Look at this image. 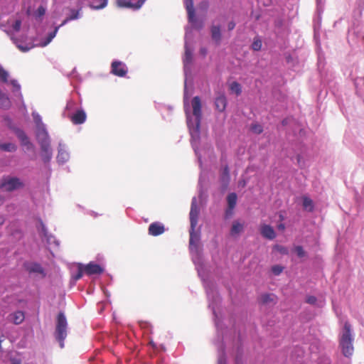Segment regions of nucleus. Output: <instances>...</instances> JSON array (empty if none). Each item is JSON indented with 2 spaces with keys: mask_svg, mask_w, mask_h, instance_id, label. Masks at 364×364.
Here are the masks:
<instances>
[{
  "mask_svg": "<svg viewBox=\"0 0 364 364\" xmlns=\"http://www.w3.org/2000/svg\"><path fill=\"white\" fill-rule=\"evenodd\" d=\"M353 337L351 333V326L348 321H346L340 338V346L343 354L346 357H349L353 353Z\"/></svg>",
  "mask_w": 364,
  "mask_h": 364,
  "instance_id": "nucleus-1",
  "label": "nucleus"
},
{
  "mask_svg": "<svg viewBox=\"0 0 364 364\" xmlns=\"http://www.w3.org/2000/svg\"><path fill=\"white\" fill-rule=\"evenodd\" d=\"M68 323L63 313L60 312L57 316V323L55 331L56 340L59 342L61 348L64 347V340L67 336Z\"/></svg>",
  "mask_w": 364,
  "mask_h": 364,
  "instance_id": "nucleus-2",
  "label": "nucleus"
},
{
  "mask_svg": "<svg viewBox=\"0 0 364 364\" xmlns=\"http://www.w3.org/2000/svg\"><path fill=\"white\" fill-rule=\"evenodd\" d=\"M38 141L41 146L42 159L44 163H48L52 158L50 138L49 136L41 138Z\"/></svg>",
  "mask_w": 364,
  "mask_h": 364,
  "instance_id": "nucleus-3",
  "label": "nucleus"
},
{
  "mask_svg": "<svg viewBox=\"0 0 364 364\" xmlns=\"http://www.w3.org/2000/svg\"><path fill=\"white\" fill-rule=\"evenodd\" d=\"M23 186V183L16 177L5 178L1 183L0 187L7 191H12Z\"/></svg>",
  "mask_w": 364,
  "mask_h": 364,
  "instance_id": "nucleus-4",
  "label": "nucleus"
},
{
  "mask_svg": "<svg viewBox=\"0 0 364 364\" xmlns=\"http://www.w3.org/2000/svg\"><path fill=\"white\" fill-rule=\"evenodd\" d=\"M126 65L121 61H113L111 64V73L118 77H124L127 73Z\"/></svg>",
  "mask_w": 364,
  "mask_h": 364,
  "instance_id": "nucleus-5",
  "label": "nucleus"
},
{
  "mask_svg": "<svg viewBox=\"0 0 364 364\" xmlns=\"http://www.w3.org/2000/svg\"><path fill=\"white\" fill-rule=\"evenodd\" d=\"M33 118L37 127L38 139L49 136L46 129V127L42 122L41 116L38 114L33 113Z\"/></svg>",
  "mask_w": 364,
  "mask_h": 364,
  "instance_id": "nucleus-6",
  "label": "nucleus"
},
{
  "mask_svg": "<svg viewBox=\"0 0 364 364\" xmlns=\"http://www.w3.org/2000/svg\"><path fill=\"white\" fill-rule=\"evenodd\" d=\"M198 215L199 208L197 205V200L196 198H193L191 202L190 210V223L192 229H196L198 224Z\"/></svg>",
  "mask_w": 364,
  "mask_h": 364,
  "instance_id": "nucleus-7",
  "label": "nucleus"
},
{
  "mask_svg": "<svg viewBox=\"0 0 364 364\" xmlns=\"http://www.w3.org/2000/svg\"><path fill=\"white\" fill-rule=\"evenodd\" d=\"M193 114L196 117V126L198 128L201 119V101L199 97L196 96L192 99Z\"/></svg>",
  "mask_w": 364,
  "mask_h": 364,
  "instance_id": "nucleus-8",
  "label": "nucleus"
},
{
  "mask_svg": "<svg viewBox=\"0 0 364 364\" xmlns=\"http://www.w3.org/2000/svg\"><path fill=\"white\" fill-rule=\"evenodd\" d=\"M165 232V227L160 222H154L149 226L148 232L151 236H159Z\"/></svg>",
  "mask_w": 364,
  "mask_h": 364,
  "instance_id": "nucleus-9",
  "label": "nucleus"
},
{
  "mask_svg": "<svg viewBox=\"0 0 364 364\" xmlns=\"http://www.w3.org/2000/svg\"><path fill=\"white\" fill-rule=\"evenodd\" d=\"M85 274L87 275L100 274L103 272L102 267L94 262H90L86 265H83Z\"/></svg>",
  "mask_w": 364,
  "mask_h": 364,
  "instance_id": "nucleus-10",
  "label": "nucleus"
},
{
  "mask_svg": "<svg viewBox=\"0 0 364 364\" xmlns=\"http://www.w3.org/2000/svg\"><path fill=\"white\" fill-rule=\"evenodd\" d=\"M146 0H139L136 4H132L129 1L127 0H117V4L121 8H131L134 10L140 9Z\"/></svg>",
  "mask_w": 364,
  "mask_h": 364,
  "instance_id": "nucleus-11",
  "label": "nucleus"
},
{
  "mask_svg": "<svg viewBox=\"0 0 364 364\" xmlns=\"http://www.w3.org/2000/svg\"><path fill=\"white\" fill-rule=\"evenodd\" d=\"M237 195L235 193H231L228 194L227 197L228 201V209L225 211L226 217H230L232 215V210L235 208L237 203Z\"/></svg>",
  "mask_w": 364,
  "mask_h": 364,
  "instance_id": "nucleus-12",
  "label": "nucleus"
},
{
  "mask_svg": "<svg viewBox=\"0 0 364 364\" xmlns=\"http://www.w3.org/2000/svg\"><path fill=\"white\" fill-rule=\"evenodd\" d=\"M261 235L268 240H273L276 237V233L273 228L269 225H262L260 227Z\"/></svg>",
  "mask_w": 364,
  "mask_h": 364,
  "instance_id": "nucleus-13",
  "label": "nucleus"
},
{
  "mask_svg": "<svg viewBox=\"0 0 364 364\" xmlns=\"http://www.w3.org/2000/svg\"><path fill=\"white\" fill-rule=\"evenodd\" d=\"M16 134L17 137L21 141V144L22 146H26L27 149H33V144L31 143L28 137L23 131L18 129L16 130Z\"/></svg>",
  "mask_w": 364,
  "mask_h": 364,
  "instance_id": "nucleus-14",
  "label": "nucleus"
},
{
  "mask_svg": "<svg viewBox=\"0 0 364 364\" xmlns=\"http://www.w3.org/2000/svg\"><path fill=\"white\" fill-rule=\"evenodd\" d=\"M86 117L85 112L80 109L70 117V120L74 124H81L85 122Z\"/></svg>",
  "mask_w": 364,
  "mask_h": 364,
  "instance_id": "nucleus-15",
  "label": "nucleus"
},
{
  "mask_svg": "<svg viewBox=\"0 0 364 364\" xmlns=\"http://www.w3.org/2000/svg\"><path fill=\"white\" fill-rule=\"evenodd\" d=\"M215 108L220 112H223L227 106V99L224 94H220L215 98Z\"/></svg>",
  "mask_w": 364,
  "mask_h": 364,
  "instance_id": "nucleus-16",
  "label": "nucleus"
},
{
  "mask_svg": "<svg viewBox=\"0 0 364 364\" xmlns=\"http://www.w3.org/2000/svg\"><path fill=\"white\" fill-rule=\"evenodd\" d=\"M211 38L217 45L221 41L222 36L220 26L213 25L210 28Z\"/></svg>",
  "mask_w": 364,
  "mask_h": 364,
  "instance_id": "nucleus-17",
  "label": "nucleus"
},
{
  "mask_svg": "<svg viewBox=\"0 0 364 364\" xmlns=\"http://www.w3.org/2000/svg\"><path fill=\"white\" fill-rule=\"evenodd\" d=\"M12 322L16 325L21 323L24 318V314L21 311H17L10 315Z\"/></svg>",
  "mask_w": 364,
  "mask_h": 364,
  "instance_id": "nucleus-18",
  "label": "nucleus"
},
{
  "mask_svg": "<svg viewBox=\"0 0 364 364\" xmlns=\"http://www.w3.org/2000/svg\"><path fill=\"white\" fill-rule=\"evenodd\" d=\"M27 270L30 273H38L45 276L44 270L41 264L38 263H33L27 267Z\"/></svg>",
  "mask_w": 364,
  "mask_h": 364,
  "instance_id": "nucleus-19",
  "label": "nucleus"
},
{
  "mask_svg": "<svg viewBox=\"0 0 364 364\" xmlns=\"http://www.w3.org/2000/svg\"><path fill=\"white\" fill-rule=\"evenodd\" d=\"M220 180L224 184L225 188H227L230 181V171L229 167L227 165L223 168V173L220 176Z\"/></svg>",
  "mask_w": 364,
  "mask_h": 364,
  "instance_id": "nucleus-20",
  "label": "nucleus"
},
{
  "mask_svg": "<svg viewBox=\"0 0 364 364\" xmlns=\"http://www.w3.org/2000/svg\"><path fill=\"white\" fill-rule=\"evenodd\" d=\"M302 200L304 209L309 212H312L314 210L313 200L307 196H303Z\"/></svg>",
  "mask_w": 364,
  "mask_h": 364,
  "instance_id": "nucleus-21",
  "label": "nucleus"
},
{
  "mask_svg": "<svg viewBox=\"0 0 364 364\" xmlns=\"http://www.w3.org/2000/svg\"><path fill=\"white\" fill-rule=\"evenodd\" d=\"M243 230V225L238 221H234L230 230V234L235 235L241 232Z\"/></svg>",
  "mask_w": 364,
  "mask_h": 364,
  "instance_id": "nucleus-22",
  "label": "nucleus"
},
{
  "mask_svg": "<svg viewBox=\"0 0 364 364\" xmlns=\"http://www.w3.org/2000/svg\"><path fill=\"white\" fill-rule=\"evenodd\" d=\"M199 242V235L198 233L195 232V229H192L191 227L190 230V246L195 245L196 246L198 242Z\"/></svg>",
  "mask_w": 364,
  "mask_h": 364,
  "instance_id": "nucleus-23",
  "label": "nucleus"
},
{
  "mask_svg": "<svg viewBox=\"0 0 364 364\" xmlns=\"http://www.w3.org/2000/svg\"><path fill=\"white\" fill-rule=\"evenodd\" d=\"M192 62V51L186 46L185 48V53L183 58V63L184 66H187L191 64Z\"/></svg>",
  "mask_w": 364,
  "mask_h": 364,
  "instance_id": "nucleus-24",
  "label": "nucleus"
},
{
  "mask_svg": "<svg viewBox=\"0 0 364 364\" xmlns=\"http://www.w3.org/2000/svg\"><path fill=\"white\" fill-rule=\"evenodd\" d=\"M189 18L194 14L193 1V0H183Z\"/></svg>",
  "mask_w": 364,
  "mask_h": 364,
  "instance_id": "nucleus-25",
  "label": "nucleus"
},
{
  "mask_svg": "<svg viewBox=\"0 0 364 364\" xmlns=\"http://www.w3.org/2000/svg\"><path fill=\"white\" fill-rule=\"evenodd\" d=\"M11 102L9 98L5 95L2 94L0 97V107L7 109L10 107Z\"/></svg>",
  "mask_w": 364,
  "mask_h": 364,
  "instance_id": "nucleus-26",
  "label": "nucleus"
},
{
  "mask_svg": "<svg viewBox=\"0 0 364 364\" xmlns=\"http://www.w3.org/2000/svg\"><path fill=\"white\" fill-rule=\"evenodd\" d=\"M275 297L276 296L273 294H264L261 296L260 300L262 304H268L274 302Z\"/></svg>",
  "mask_w": 364,
  "mask_h": 364,
  "instance_id": "nucleus-27",
  "label": "nucleus"
},
{
  "mask_svg": "<svg viewBox=\"0 0 364 364\" xmlns=\"http://www.w3.org/2000/svg\"><path fill=\"white\" fill-rule=\"evenodd\" d=\"M230 90L232 92L235 93L237 96L240 95L242 92V87H241L240 84L235 81L232 82L230 85Z\"/></svg>",
  "mask_w": 364,
  "mask_h": 364,
  "instance_id": "nucleus-28",
  "label": "nucleus"
},
{
  "mask_svg": "<svg viewBox=\"0 0 364 364\" xmlns=\"http://www.w3.org/2000/svg\"><path fill=\"white\" fill-rule=\"evenodd\" d=\"M0 149L5 151L13 152L16 150V146L13 143H5L0 145Z\"/></svg>",
  "mask_w": 364,
  "mask_h": 364,
  "instance_id": "nucleus-29",
  "label": "nucleus"
},
{
  "mask_svg": "<svg viewBox=\"0 0 364 364\" xmlns=\"http://www.w3.org/2000/svg\"><path fill=\"white\" fill-rule=\"evenodd\" d=\"M11 40L13 41L14 43L16 46V47L22 52H27L31 49V47L28 46H23L20 43L19 41L14 37H11Z\"/></svg>",
  "mask_w": 364,
  "mask_h": 364,
  "instance_id": "nucleus-30",
  "label": "nucleus"
},
{
  "mask_svg": "<svg viewBox=\"0 0 364 364\" xmlns=\"http://www.w3.org/2000/svg\"><path fill=\"white\" fill-rule=\"evenodd\" d=\"M262 41L258 38H255L254 41L252 42V44L251 46V48L253 50L259 51L262 48Z\"/></svg>",
  "mask_w": 364,
  "mask_h": 364,
  "instance_id": "nucleus-31",
  "label": "nucleus"
},
{
  "mask_svg": "<svg viewBox=\"0 0 364 364\" xmlns=\"http://www.w3.org/2000/svg\"><path fill=\"white\" fill-rule=\"evenodd\" d=\"M80 10H81V9H80L78 10L71 9L70 10L71 14L69 16H68V20L73 21V20L79 18Z\"/></svg>",
  "mask_w": 364,
  "mask_h": 364,
  "instance_id": "nucleus-32",
  "label": "nucleus"
},
{
  "mask_svg": "<svg viewBox=\"0 0 364 364\" xmlns=\"http://www.w3.org/2000/svg\"><path fill=\"white\" fill-rule=\"evenodd\" d=\"M8 77V73L3 68L0 67V80L4 82H6Z\"/></svg>",
  "mask_w": 364,
  "mask_h": 364,
  "instance_id": "nucleus-33",
  "label": "nucleus"
},
{
  "mask_svg": "<svg viewBox=\"0 0 364 364\" xmlns=\"http://www.w3.org/2000/svg\"><path fill=\"white\" fill-rule=\"evenodd\" d=\"M251 130L256 133V134H260L262 132L263 129L262 127L259 124H253L250 127Z\"/></svg>",
  "mask_w": 364,
  "mask_h": 364,
  "instance_id": "nucleus-34",
  "label": "nucleus"
},
{
  "mask_svg": "<svg viewBox=\"0 0 364 364\" xmlns=\"http://www.w3.org/2000/svg\"><path fill=\"white\" fill-rule=\"evenodd\" d=\"M294 251H295V252L296 253V255H298L299 257H303L306 255V252L304 250L303 247L301 246H299V245L296 246L294 247Z\"/></svg>",
  "mask_w": 364,
  "mask_h": 364,
  "instance_id": "nucleus-35",
  "label": "nucleus"
},
{
  "mask_svg": "<svg viewBox=\"0 0 364 364\" xmlns=\"http://www.w3.org/2000/svg\"><path fill=\"white\" fill-rule=\"evenodd\" d=\"M102 2L100 5H90V8H92V9H103L105 8L107 4V0H101Z\"/></svg>",
  "mask_w": 364,
  "mask_h": 364,
  "instance_id": "nucleus-36",
  "label": "nucleus"
},
{
  "mask_svg": "<svg viewBox=\"0 0 364 364\" xmlns=\"http://www.w3.org/2000/svg\"><path fill=\"white\" fill-rule=\"evenodd\" d=\"M58 28H59V27H56V28H55V30H54L53 32H51V33H50L48 34V36L47 41H46V42L44 43V45H45V46H46V45H47V44H48V43L52 41V39L55 36V35H56V33H57V32H58Z\"/></svg>",
  "mask_w": 364,
  "mask_h": 364,
  "instance_id": "nucleus-37",
  "label": "nucleus"
},
{
  "mask_svg": "<svg viewBox=\"0 0 364 364\" xmlns=\"http://www.w3.org/2000/svg\"><path fill=\"white\" fill-rule=\"evenodd\" d=\"M272 271L275 275H279L282 272L283 267L279 265H274L272 267Z\"/></svg>",
  "mask_w": 364,
  "mask_h": 364,
  "instance_id": "nucleus-38",
  "label": "nucleus"
},
{
  "mask_svg": "<svg viewBox=\"0 0 364 364\" xmlns=\"http://www.w3.org/2000/svg\"><path fill=\"white\" fill-rule=\"evenodd\" d=\"M84 273L85 272L83 269V265L82 264H80L78 265V272L75 276V279H80L82 277Z\"/></svg>",
  "mask_w": 364,
  "mask_h": 364,
  "instance_id": "nucleus-39",
  "label": "nucleus"
},
{
  "mask_svg": "<svg viewBox=\"0 0 364 364\" xmlns=\"http://www.w3.org/2000/svg\"><path fill=\"white\" fill-rule=\"evenodd\" d=\"M57 158H58V159L59 161H61V160H62L63 161H66V160L68 159V154H67V153H65V152H60V151H59V153H58V157H57Z\"/></svg>",
  "mask_w": 364,
  "mask_h": 364,
  "instance_id": "nucleus-40",
  "label": "nucleus"
},
{
  "mask_svg": "<svg viewBox=\"0 0 364 364\" xmlns=\"http://www.w3.org/2000/svg\"><path fill=\"white\" fill-rule=\"evenodd\" d=\"M21 26V21L20 20H16L13 24V28L16 31H19Z\"/></svg>",
  "mask_w": 364,
  "mask_h": 364,
  "instance_id": "nucleus-41",
  "label": "nucleus"
},
{
  "mask_svg": "<svg viewBox=\"0 0 364 364\" xmlns=\"http://www.w3.org/2000/svg\"><path fill=\"white\" fill-rule=\"evenodd\" d=\"M316 298L314 296H309L306 297V301L309 304H315L316 303Z\"/></svg>",
  "mask_w": 364,
  "mask_h": 364,
  "instance_id": "nucleus-42",
  "label": "nucleus"
},
{
  "mask_svg": "<svg viewBox=\"0 0 364 364\" xmlns=\"http://www.w3.org/2000/svg\"><path fill=\"white\" fill-rule=\"evenodd\" d=\"M46 14V9L43 6H40L37 9V14L38 16H42Z\"/></svg>",
  "mask_w": 364,
  "mask_h": 364,
  "instance_id": "nucleus-43",
  "label": "nucleus"
},
{
  "mask_svg": "<svg viewBox=\"0 0 364 364\" xmlns=\"http://www.w3.org/2000/svg\"><path fill=\"white\" fill-rule=\"evenodd\" d=\"M277 249L282 254H287L288 253L287 249L286 247H284L277 246Z\"/></svg>",
  "mask_w": 364,
  "mask_h": 364,
  "instance_id": "nucleus-44",
  "label": "nucleus"
},
{
  "mask_svg": "<svg viewBox=\"0 0 364 364\" xmlns=\"http://www.w3.org/2000/svg\"><path fill=\"white\" fill-rule=\"evenodd\" d=\"M217 364H226V359L225 356H221L218 360Z\"/></svg>",
  "mask_w": 364,
  "mask_h": 364,
  "instance_id": "nucleus-45",
  "label": "nucleus"
},
{
  "mask_svg": "<svg viewBox=\"0 0 364 364\" xmlns=\"http://www.w3.org/2000/svg\"><path fill=\"white\" fill-rule=\"evenodd\" d=\"M235 23L234 21L229 22V23L228 25V28L229 31L233 30L235 28Z\"/></svg>",
  "mask_w": 364,
  "mask_h": 364,
  "instance_id": "nucleus-46",
  "label": "nucleus"
},
{
  "mask_svg": "<svg viewBox=\"0 0 364 364\" xmlns=\"http://www.w3.org/2000/svg\"><path fill=\"white\" fill-rule=\"evenodd\" d=\"M10 362V364H21V360L17 358H11Z\"/></svg>",
  "mask_w": 364,
  "mask_h": 364,
  "instance_id": "nucleus-47",
  "label": "nucleus"
},
{
  "mask_svg": "<svg viewBox=\"0 0 364 364\" xmlns=\"http://www.w3.org/2000/svg\"><path fill=\"white\" fill-rule=\"evenodd\" d=\"M235 364H243V361L242 360V358L240 356H237L235 358Z\"/></svg>",
  "mask_w": 364,
  "mask_h": 364,
  "instance_id": "nucleus-48",
  "label": "nucleus"
},
{
  "mask_svg": "<svg viewBox=\"0 0 364 364\" xmlns=\"http://www.w3.org/2000/svg\"><path fill=\"white\" fill-rule=\"evenodd\" d=\"M200 53H201L203 55H204V56H205V55H206V53H207V50H206V48H200Z\"/></svg>",
  "mask_w": 364,
  "mask_h": 364,
  "instance_id": "nucleus-49",
  "label": "nucleus"
},
{
  "mask_svg": "<svg viewBox=\"0 0 364 364\" xmlns=\"http://www.w3.org/2000/svg\"><path fill=\"white\" fill-rule=\"evenodd\" d=\"M277 228L280 230H284L285 229V225L283 223L278 225Z\"/></svg>",
  "mask_w": 364,
  "mask_h": 364,
  "instance_id": "nucleus-50",
  "label": "nucleus"
},
{
  "mask_svg": "<svg viewBox=\"0 0 364 364\" xmlns=\"http://www.w3.org/2000/svg\"><path fill=\"white\" fill-rule=\"evenodd\" d=\"M5 223V218L4 217H0V226L2 225Z\"/></svg>",
  "mask_w": 364,
  "mask_h": 364,
  "instance_id": "nucleus-51",
  "label": "nucleus"
},
{
  "mask_svg": "<svg viewBox=\"0 0 364 364\" xmlns=\"http://www.w3.org/2000/svg\"><path fill=\"white\" fill-rule=\"evenodd\" d=\"M70 20H68V17L63 21V23L60 25V26H64L65 23H67Z\"/></svg>",
  "mask_w": 364,
  "mask_h": 364,
  "instance_id": "nucleus-52",
  "label": "nucleus"
},
{
  "mask_svg": "<svg viewBox=\"0 0 364 364\" xmlns=\"http://www.w3.org/2000/svg\"><path fill=\"white\" fill-rule=\"evenodd\" d=\"M11 84H12L14 86H15V87L16 86V87H18V88H19V85H17L16 81H15V80H12V81H11Z\"/></svg>",
  "mask_w": 364,
  "mask_h": 364,
  "instance_id": "nucleus-53",
  "label": "nucleus"
},
{
  "mask_svg": "<svg viewBox=\"0 0 364 364\" xmlns=\"http://www.w3.org/2000/svg\"><path fill=\"white\" fill-rule=\"evenodd\" d=\"M4 202L3 198L0 196V205H2Z\"/></svg>",
  "mask_w": 364,
  "mask_h": 364,
  "instance_id": "nucleus-54",
  "label": "nucleus"
},
{
  "mask_svg": "<svg viewBox=\"0 0 364 364\" xmlns=\"http://www.w3.org/2000/svg\"><path fill=\"white\" fill-rule=\"evenodd\" d=\"M280 219L283 220V216L282 215H280Z\"/></svg>",
  "mask_w": 364,
  "mask_h": 364,
  "instance_id": "nucleus-55",
  "label": "nucleus"
},
{
  "mask_svg": "<svg viewBox=\"0 0 364 364\" xmlns=\"http://www.w3.org/2000/svg\"><path fill=\"white\" fill-rule=\"evenodd\" d=\"M1 348V341H0V349Z\"/></svg>",
  "mask_w": 364,
  "mask_h": 364,
  "instance_id": "nucleus-56",
  "label": "nucleus"
},
{
  "mask_svg": "<svg viewBox=\"0 0 364 364\" xmlns=\"http://www.w3.org/2000/svg\"><path fill=\"white\" fill-rule=\"evenodd\" d=\"M0 341H1V342H2L4 341V339L1 337H0Z\"/></svg>",
  "mask_w": 364,
  "mask_h": 364,
  "instance_id": "nucleus-57",
  "label": "nucleus"
}]
</instances>
